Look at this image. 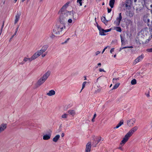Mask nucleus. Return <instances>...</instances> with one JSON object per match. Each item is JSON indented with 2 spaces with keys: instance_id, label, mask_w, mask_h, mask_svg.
Returning a JSON list of instances; mask_svg holds the SVG:
<instances>
[{
  "instance_id": "nucleus-29",
  "label": "nucleus",
  "mask_w": 152,
  "mask_h": 152,
  "mask_svg": "<svg viewBox=\"0 0 152 152\" xmlns=\"http://www.w3.org/2000/svg\"><path fill=\"white\" fill-rule=\"evenodd\" d=\"M137 83L136 80L135 79H133L131 81V83L132 85H134Z\"/></svg>"
},
{
  "instance_id": "nucleus-55",
  "label": "nucleus",
  "mask_w": 152,
  "mask_h": 152,
  "mask_svg": "<svg viewBox=\"0 0 152 152\" xmlns=\"http://www.w3.org/2000/svg\"><path fill=\"white\" fill-rule=\"evenodd\" d=\"M101 63H98V64H97V65H98V66H101Z\"/></svg>"
},
{
  "instance_id": "nucleus-15",
  "label": "nucleus",
  "mask_w": 152,
  "mask_h": 152,
  "mask_svg": "<svg viewBox=\"0 0 152 152\" xmlns=\"http://www.w3.org/2000/svg\"><path fill=\"white\" fill-rule=\"evenodd\" d=\"M143 21L144 22L147 23L148 26V24H150V19H149L148 17L147 16L145 15L143 17Z\"/></svg>"
},
{
  "instance_id": "nucleus-28",
  "label": "nucleus",
  "mask_w": 152,
  "mask_h": 152,
  "mask_svg": "<svg viewBox=\"0 0 152 152\" xmlns=\"http://www.w3.org/2000/svg\"><path fill=\"white\" fill-rule=\"evenodd\" d=\"M133 48V47L132 46H128V47H124L123 48H120L119 50V51H121L122 49H125L126 48Z\"/></svg>"
},
{
  "instance_id": "nucleus-54",
  "label": "nucleus",
  "mask_w": 152,
  "mask_h": 152,
  "mask_svg": "<svg viewBox=\"0 0 152 152\" xmlns=\"http://www.w3.org/2000/svg\"><path fill=\"white\" fill-rule=\"evenodd\" d=\"M15 35V34H13V35L12 36V37H11V38L10 39H12V38L14 37Z\"/></svg>"
},
{
  "instance_id": "nucleus-19",
  "label": "nucleus",
  "mask_w": 152,
  "mask_h": 152,
  "mask_svg": "<svg viewBox=\"0 0 152 152\" xmlns=\"http://www.w3.org/2000/svg\"><path fill=\"white\" fill-rule=\"evenodd\" d=\"M124 124V121L122 120L120 121V122L116 126L114 127L115 129H117L121 126Z\"/></svg>"
},
{
  "instance_id": "nucleus-12",
  "label": "nucleus",
  "mask_w": 152,
  "mask_h": 152,
  "mask_svg": "<svg viewBox=\"0 0 152 152\" xmlns=\"http://www.w3.org/2000/svg\"><path fill=\"white\" fill-rule=\"evenodd\" d=\"M48 47V45H43L41 49L38 50L41 54H42L47 49Z\"/></svg>"
},
{
  "instance_id": "nucleus-49",
  "label": "nucleus",
  "mask_w": 152,
  "mask_h": 152,
  "mask_svg": "<svg viewBox=\"0 0 152 152\" xmlns=\"http://www.w3.org/2000/svg\"><path fill=\"white\" fill-rule=\"evenodd\" d=\"M18 27H17L16 28L15 31V33L14 34H15V35H16V34H17V32L18 31Z\"/></svg>"
},
{
  "instance_id": "nucleus-44",
  "label": "nucleus",
  "mask_w": 152,
  "mask_h": 152,
  "mask_svg": "<svg viewBox=\"0 0 152 152\" xmlns=\"http://www.w3.org/2000/svg\"><path fill=\"white\" fill-rule=\"evenodd\" d=\"M121 43H122V45H123L124 44V43H125V42H124V40H123V38H122L121 36Z\"/></svg>"
},
{
  "instance_id": "nucleus-24",
  "label": "nucleus",
  "mask_w": 152,
  "mask_h": 152,
  "mask_svg": "<svg viewBox=\"0 0 152 152\" xmlns=\"http://www.w3.org/2000/svg\"><path fill=\"white\" fill-rule=\"evenodd\" d=\"M99 34L103 36L105 35V34H104V30L101 28L100 29V30H99Z\"/></svg>"
},
{
  "instance_id": "nucleus-2",
  "label": "nucleus",
  "mask_w": 152,
  "mask_h": 152,
  "mask_svg": "<svg viewBox=\"0 0 152 152\" xmlns=\"http://www.w3.org/2000/svg\"><path fill=\"white\" fill-rule=\"evenodd\" d=\"M69 15H70L69 13L66 11L62 12L59 18V21L61 25H65L66 22L67 20L69 17Z\"/></svg>"
},
{
  "instance_id": "nucleus-23",
  "label": "nucleus",
  "mask_w": 152,
  "mask_h": 152,
  "mask_svg": "<svg viewBox=\"0 0 152 152\" xmlns=\"http://www.w3.org/2000/svg\"><path fill=\"white\" fill-rule=\"evenodd\" d=\"M32 60L31 58H27V57H25L23 59V61L24 62H26L27 61H28L29 62H30L32 61Z\"/></svg>"
},
{
  "instance_id": "nucleus-13",
  "label": "nucleus",
  "mask_w": 152,
  "mask_h": 152,
  "mask_svg": "<svg viewBox=\"0 0 152 152\" xmlns=\"http://www.w3.org/2000/svg\"><path fill=\"white\" fill-rule=\"evenodd\" d=\"M21 15L20 12H17L15 16V20L14 24H16L19 20Z\"/></svg>"
},
{
  "instance_id": "nucleus-26",
  "label": "nucleus",
  "mask_w": 152,
  "mask_h": 152,
  "mask_svg": "<svg viewBox=\"0 0 152 152\" xmlns=\"http://www.w3.org/2000/svg\"><path fill=\"white\" fill-rule=\"evenodd\" d=\"M134 14V12L131 11H129V16L130 17H132Z\"/></svg>"
},
{
  "instance_id": "nucleus-36",
  "label": "nucleus",
  "mask_w": 152,
  "mask_h": 152,
  "mask_svg": "<svg viewBox=\"0 0 152 152\" xmlns=\"http://www.w3.org/2000/svg\"><path fill=\"white\" fill-rule=\"evenodd\" d=\"M82 0H77V3H78L80 4V6H82Z\"/></svg>"
},
{
  "instance_id": "nucleus-60",
  "label": "nucleus",
  "mask_w": 152,
  "mask_h": 152,
  "mask_svg": "<svg viewBox=\"0 0 152 152\" xmlns=\"http://www.w3.org/2000/svg\"><path fill=\"white\" fill-rule=\"evenodd\" d=\"M151 128H152V121H151Z\"/></svg>"
},
{
  "instance_id": "nucleus-4",
  "label": "nucleus",
  "mask_w": 152,
  "mask_h": 152,
  "mask_svg": "<svg viewBox=\"0 0 152 152\" xmlns=\"http://www.w3.org/2000/svg\"><path fill=\"white\" fill-rule=\"evenodd\" d=\"M132 134H126L125 136L122 140L121 141L120 144V145H121V146H119V147L118 148V149H119L121 151L123 150L122 146H123L128 141L130 137L132 136Z\"/></svg>"
},
{
  "instance_id": "nucleus-64",
  "label": "nucleus",
  "mask_w": 152,
  "mask_h": 152,
  "mask_svg": "<svg viewBox=\"0 0 152 152\" xmlns=\"http://www.w3.org/2000/svg\"><path fill=\"white\" fill-rule=\"evenodd\" d=\"M150 7L151 8V9H152V4H151V5H150Z\"/></svg>"
},
{
  "instance_id": "nucleus-5",
  "label": "nucleus",
  "mask_w": 152,
  "mask_h": 152,
  "mask_svg": "<svg viewBox=\"0 0 152 152\" xmlns=\"http://www.w3.org/2000/svg\"><path fill=\"white\" fill-rule=\"evenodd\" d=\"M118 15V17L116 18V20L114 22V24L116 26L119 25L122 19L121 13H119Z\"/></svg>"
},
{
  "instance_id": "nucleus-37",
  "label": "nucleus",
  "mask_w": 152,
  "mask_h": 152,
  "mask_svg": "<svg viewBox=\"0 0 152 152\" xmlns=\"http://www.w3.org/2000/svg\"><path fill=\"white\" fill-rule=\"evenodd\" d=\"M96 114L95 113L94 114V116H93V118H92V119L91 120V121H92V122H93L94 121V119L96 118Z\"/></svg>"
},
{
  "instance_id": "nucleus-46",
  "label": "nucleus",
  "mask_w": 152,
  "mask_h": 152,
  "mask_svg": "<svg viewBox=\"0 0 152 152\" xmlns=\"http://www.w3.org/2000/svg\"><path fill=\"white\" fill-rule=\"evenodd\" d=\"M107 12L108 13H110L112 10L111 9H110L108 8H107Z\"/></svg>"
},
{
  "instance_id": "nucleus-11",
  "label": "nucleus",
  "mask_w": 152,
  "mask_h": 152,
  "mask_svg": "<svg viewBox=\"0 0 152 152\" xmlns=\"http://www.w3.org/2000/svg\"><path fill=\"white\" fill-rule=\"evenodd\" d=\"M91 146V142H88L86 145L85 152H90Z\"/></svg>"
},
{
  "instance_id": "nucleus-48",
  "label": "nucleus",
  "mask_w": 152,
  "mask_h": 152,
  "mask_svg": "<svg viewBox=\"0 0 152 152\" xmlns=\"http://www.w3.org/2000/svg\"><path fill=\"white\" fill-rule=\"evenodd\" d=\"M55 37V36L53 34H52L50 36V38L52 39L54 38Z\"/></svg>"
},
{
  "instance_id": "nucleus-43",
  "label": "nucleus",
  "mask_w": 152,
  "mask_h": 152,
  "mask_svg": "<svg viewBox=\"0 0 152 152\" xmlns=\"http://www.w3.org/2000/svg\"><path fill=\"white\" fill-rule=\"evenodd\" d=\"M115 49V48H111L110 50V53H112L114 51V50Z\"/></svg>"
},
{
  "instance_id": "nucleus-50",
  "label": "nucleus",
  "mask_w": 152,
  "mask_h": 152,
  "mask_svg": "<svg viewBox=\"0 0 152 152\" xmlns=\"http://www.w3.org/2000/svg\"><path fill=\"white\" fill-rule=\"evenodd\" d=\"M110 30V29H107L106 30H104L105 32H107L109 31Z\"/></svg>"
},
{
  "instance_id": "nucleus-35",
  "label": "nucleus",
  "mask_w": 152,
  "mask_h": 152,
  "mask_svg": "<svg viewBox=\"0 0 152 152\" xmlns=\"http://www.w3.org/2000/svg\"><path fill=\"white\" fill-rule=\"evenodd\" d=\"M67 5V3H66L64 5L62 8H61V11H62V10H63V9H64L66 8V6Z\"/></svg>"
},
{
  "instance_id": "nucleus-31",
  "label": "nucleus",
  "mask_w": 152,
  "mask_h": 152,
  "mask_svg": "<svg viewBox=\"0 0 152 152\" xmlns=\"http://www.w3.org/2000/svg\"><path fill=\"white\" fill-rule=\"evenodd\" d=\"M86 83V81L83 82V84H82V89H81L80 92L82 90L85 88Z\"/></svg>"
},
{
  "instance_id": "nucleus-63",
  "label": "nucleus",
  "mask_w": 152,
  "mask_h": 152,
  "mask_svg": "<svg viewBox=\"0 0 152 152\" xmlns=\"http://www.w3.org/2000/svg\"><path fill=\"white\" fill-rule=\"evenodd\" d=\"M17 0H14V2L15 3L16 2Z\"/></svg>"
},
{
  "instance_id": "nucleus-8",
  "label": "nucleus",
  "mask_w": 152,
  "mask_h": 152,
  "mask_svg": "<svg viewBox=\"0 0 152 152\" xmlns=\"http://www.w3.org/2000/svg\"><path fill=\"white\" fill-rule=\"evenodd\" d=\"M94 142L92 144V145L94 147H96V145L101 140V137H96L95 138H94Z\"/></svg>"
},
{
  "instance_id": "nucleus-10",
  "label": "nucleus",
  "mask_w": 152,
  "mask_h": 152,
  "mask_svg": "<svg viewBox=\"0 0 152 152\" xmlns=\"http://www.w3.org/2000/svg\"><path fill=\"white\" fill-rule=\"evenodd\" d=\"M41 54L39 53V51L36 52L31 57L32 60H34L38 57Z\"/></svg>"
},
{
  "instance_id": "nucleus-57",
  "label": "nucleus",
  "mask_w": 152,
  "mask_h": 152,
  "mask_svg": "<svg viewBox=\"0 0 152 152\" xmlns=\"http://www.w3.org/2000/svg\"><path fill=\"white\" fill-rule=\"evenodd\" d=\"M64 134H61V137H64Z\"/></svg>"
},
{
  "instance_id": "nucleus-16",
  "label": "nucleus",
  "mask_w": 152,
  "mask_h": 152,
  "mask_svg": "<svg viewBox=\"0 0 152 152\" xmlns=\"http://www.w3.org/2000/svg\"><path fill=\"white\" fill-rule=\"evenodd\" d=\"M138 129V127L135 126L130 130L128 133H134L136 132Z\"/></svg>"
},
{
  "instance_id": "nucleus-41",
  "label": "nucleus",
  "mask_w": 152,
  "mask_h": 152,
  "mask_svg": "<svg viewBox=\"0 0 152 152\" xmlns=\"http://www.w3.org/2000/svg\"><path fill=\"white\" fill-rule=\"evenodd\" d=\"M69 39H70L69 38H68L64 42H62V44H64L65 43H66L69 40Z\"/></svg>"
},
{
  "instance_id": "nucleus-52",
  "label": "nucleus",
  "mask_w": 152,
  "mask_h": 152,
  "mask_svg": "<svg viewBox=\"0 0 152 152\" xmlns=\"http://www.w3.org/2000/svg\"><path fill=\"white\" fill-rule=\"evenodd\" d=\"M46 54H43L42 55V57H44L46 56Z\"/></svg>"
},
{
  "instance_id": "nucleus-47",
  "label": "nucleus",
  "mask_w": 152,
  "mask_h": 152,
  "mask_svg": "<svg viewBox=\"0 0 152 152\" xmlns=\"http://www.w3.org/2000/svg\"><path fill=\"white\" fill-rule=\"evenodd\" d=\"M100 53V52L99 51H97L95 53V55L96 56L99 54Z\"/></svg>"
},
{
  "instance_id": "nucleus-42",
  "label": "nucleus",
  "mask_w": 152,
  "mask_h": 152,
  "mask_svg": "<svg viewBox=\"0 0 152 152\" xmlns=\"http://www.w3.org/2000/svg\"><path fill=\"white\" fill-rule=\"evenodd\" d=\"M99 71L100 72H106V71L104 69H102V68L99 69Z\"/></svg>"
},
{
  "instance_id": "nucleus-14",
  "label": "nucleus",
  "mask_w": 152,
  "mask_h": 152,
  "mask_svg": "<svg viewBox=\"0 0 152 152\" xmlns=\"http://www.w3.org/2000/svg\"><path fill=\"white\" fill-rule=\"evenodd\" d=\"M7 126V125L6 124H1L0 126V132H2L6 129Z\"/></svg>"
},
{
  "instance_id": "nucleus-30",
  "label": "nucleus",
  "mask_w": 152,
  "mask_h": 152,
  "mask_svg": "<svg viewBox=\"0 0 152 152\" xmlns=\"http://www.w3.org/2000/svg\"><path fill=\"white\" fill-rule=\"evenodd\" d=\"M115 29L117 31L119 32H121L122 31L121 28L120 27H116Z\"/></svg>"
},
{
  "instance_id": "nucleus-56",
  "label": "nucleus",
  "mask_w": 152,
  "mask_h": 152,
  "mask_svg": "<svg viewBox=\"0 0 152 152\" xmlns=\"http://www.w3.org/2000/svg\"><path fill=\"white\" fill-rule=\"evenodd\" d=\"M52 132V131L51 130H49V132H48V133H51V132Z\"/></svg>"
},
{
  "instance_id": "nucleus-17",
  "label": "nucleus",
  "mask_w": 152,
  "mask_h": 152,
  "mask_svg": "<svg viewBox=\"0 0 152 152\" xmlns=\"http://www.w3.org/2000/svg\"><path fill=\"white\" fill-rule=\"evenodd\" d=\"M55 94V91L53 90H52L49 91V92L47 94V95L48 96H51L54 95Z\"/></svg>"
},
{
  "instance_id": "nucleus-20",
  "label": "nucleus",
  "mask_w": 152,
  "mask_h": 152,
  "mask_svg": "<svg viewBox=\"0 0 152 152\" xmlns=\"http://www.w3.org/2000/svg\"><path fill=\"white\" fill-rule=\"evenodd\" d=\"M60 136L59 135H56L53 139V140L55 142H57L58 139H59Z\"/></svg>"
},
{
  "instance_id": "nucleus-7",
  "label": "nucleus",
  "mask_w": 152,
  "mask_h": 152,
  "mask_svg": "<svg viewBox=\"0 0 152 152\" xmlns=\"http://www.w3.org/2000/svg\"><path fill=\"white\" fill-rule=\"evenodd\" d=\"M132 2V0H126L125 4H123V6L126 9H129L131 7Z\"/></svg>"
},
{
  "instance_id": "nucleus-58",
  "label": "nucleus",
  "mask_w": 152,
  "mask_h": 152,
  "mask_svg": "<svg viewBox=\"0 0 152 152\" xmlns=\"http://www.w3.org/2000/svg\"><path fill=\"white\" fill-rule=\"evenodd\" d=\"M108 47H109V46H107L106 47H105L104 48V49L105 50Z\"/></svg>"
},
{
  "instance_id": "nucleus-45",
  "label": "nucleus",
  "mask_w": 152,
  "mask_h": 152,
  "mask_svg": "<svg viewBox=\"0 0 152 152\" xmlns=\"http://www.w3.org/2000/svg\"><path fill=\"white\" fill-rule=\"evenodd\" d=\"M68 22L69 23H71L72 22V20L71 19H69L68 20Z\"/></svg>"
},
{
  "instance_id": "nucleus-39",
  "label": "nucleus",
  "mask_w": 152,
  "mask_h": 152,
  "mask_svg": "<svg viewBox=\"0 0 152 152\" xmlns=\"http://www.w3.org/2000/svg\"><path fill=\"white\" fill-rule=\"evenodd\" d=\"M146 51L152 53V48L147 49Z\"/></svg>"
},
{
  "instance_id": "nucleus-34",
  "label": "nucleus",
  "mask_w": 152,
  "mask_h": 152,
  "mask_svg": "<svg viewBox=\"0 0 152 152\" xmlns=\"http://www.w3.org/2000/svg\"><path fill=\"white\" fill-rule=\"evenodd\" d=\"M119 78H113V83H116L117 81L119 80Z\"/></svg>"
},
{
  "instance_id": "nucleus-59",
  "label": "nucleus",
  "mask_w": 152,
  "mask_h": 152,
  "mask_svg": "<svg viewBox=\"0 0 152 152\" xmlns=\"http://www.w3.org/2000/svg\"><path fill=\"white\" fill-rule=\"evenodd\" d=\"M105 50L104 49L103 50V51L102 52V53L103 54L104 52L105 51Z\"/></svg>"
},
{
  "instance_id": "nucleus-25",
  "label": "nucleus",
  "mask_w": 152,
  "mask_h": 152,
  "mask_svg": "<svg viewBox=\"0 0 152 152\" xmlns=\"http://www.w3.org/2000/svg\"><path fill=\"white\" fill-rule=\"evenodd\" d=\"M101 20L102 22H103L104 23H107L108 22L107 20H106L105 17L103 16V17H102L101 18Z\"/></svg>"
},
{
  "instance_id": "nucleus-33",
  "label": "nucleus",
  "mask_w": 152,
  "mask_h": 152,
  "mask_svg": "<svg viewBox=\"0 0 152 152\" xmlns=\"http://www.w3.org/2000/svg\"><path fill=\"white\" fill-rule=\"evenodd\" d=\"M68 114H64L63 115L61 116V118H66L67 117Z\"/></svg>"
},
{
  "instance_id": "nucleus-61",
  "label": "nucleus",
  "mask_w": 152,
  "mask_h": 152,
  "mask_svg": "<svg viewBox=\"0 0 152 152\" xmlns=\"http://www.w3.org/2000/svg\"><path fill=\"white\" fill-rule=\"evenodd\" d=\"M116 54H115V55H114V58H115V57H116Z\"/></svg>"
},
{
  "instance_id": "nucleus-18",
  "label": "nucleus",
  "mask_w": 152,
  "mask_h": 152,
  "mask_svg": "<svg viewBox=\"0 0 152 152\" xmlns=\"http://www.w3.org/2000/svg\"><path fill=\"white\" fill-rule=\"evenodd\" d=\"M115 3V0H110V1L109 5L111 8L113 7Z\"/></svg>"
},
{
  "instance_id": "nucleus-21",
  "label": "nucleus",
  "mask_w": 152,
  "mask_h": 152,
  "mask_svg": "<svg viewBox=\"0 0 152 152\" xmlns=\"http://www.w3.org/2000/svg\"><path fill=\"white\" fill-rule=\"evenodd\" d=\"M50 134H45L43 136V138L44 140H48L50 138Z\"/></svg>"
},
{
  "instance_id": "nucleus-51",
  "label": "nucleus",
  "mask_w": 152,
  "mask_h": 152,
  "mask_svg": "<svg viewBox=\"0 0 152 152\" xmlns=\"http://www.w3.org/2000/svg\"><path fill=\"white\" fill-rule=\"evenodd\" d=\"M25 62H24V61H22V62H20V63L19 64H21V65H23V64H24L25 63Z\"/></svg>"
},
{
  "instance_id": "nucleus-27",
  "label": "nucleus",
  "mask_w": 152,
  "mask_h": 152,
  "mask_svg": "<svg viewBox=\"0 0 152 152\" xmlns=\"http://www.w3.org/2000/svg\"><path fill=\"white\" fill-rule=\"evenodd\" d=\"M120 83H117L113 87V89H115L117 88L119 86Z\"/></svg>"
},
{
  "instance_id": "nucleus-40",
  "label": "nucleus",
  "mask_w": 152,
  "mask_h": 152,
  "mask_svg": "<svg viewBox=\"0 0 152 152\" xmlns=\"http://www.w3.org/2000/svg\"><path fill=\"white\" fill-rule=\"evenodd\" d=\"M96 26H97L98 29V30H100V29H101V27L99 26L98 23L97 22H96Z\"/></svg>"
},
{
  "instance_id": "nucleus-53",
  "label": "nucleus",
  "mask_w": 152,
  "mask_h": 152,
  "mask_svg": "<svg viewBox=\"0 0 152 152\" xmlns=\"http://www.w3.org/2000/svg\"><path fill=\"white\" fill-rule=\"evenodd\" d=\"M146 1H150L152 2V0H145Z\"/></svg>"
},
{
  "instance_id": "nucleus-3",
  "label": "nucleus",
  "mask_w": 152,
  "mask_h": 152,
  "mask_svg": "<svg viewBox=\"0 0 152 152\" xmlns=\"http://www.w3.org/2000/svg\"><path fill=\"white\" fill-rule=\"evenodd\" d=\"M50 72L49 71L45 73L43 76L38 80L36 84L37 87L39 86L44 83L50 75Z\"/></svg>"
},
{
  "instance_id": "nucleus-9",
  "label": "nucleus",
  "mask_w": 152,
  "mask_h": 152,
  "mask_svg": "<svg viewBox=\"0 0 152 152\" xmlns=\"http://www.w3.org/2000/svg\"><path fill=\"white\" fill-rule=\"evenodd\" d=\"M144 57L143 54H142L141 55L139 56L134 61V64H135L137 63L140 61Z\"/></svg>"
},
{
  "instance_id": "nucleus-1",
  "label": "nucleus",
  "mask_w": 152,
  "mask_h": 152,
  "mask_svg": "<svg viewBox=\"0 0 152 152\" xmlns=\"http://www.w3.org/2000/svg\"><path fill=\"white\" fill-rule=\"evenodd\" d=\"M66 28L65 25H58L53 29V33L57 35H62L66 31Z\"/></svg>"
},
{
  "instance_id": "nucleus-6",
  "label": "nucleus",
  "mask_w": 152,
  "mask_h": 152,
  "mask_svg": "<svg viewBox=\"0 0 152 152\" xmlns=\"http://www.w3.org/2000/svg\"><path fill=\"white\" fill-rule=\"evenodd\" d=\"M136 120L135 118H133L128 120L127 121V124L129 126H132L135 123Z\"/></svg>"
},
{
  "instance_id": "nucleus-32",
  "label": "nucleus",
  "mask_w": 152,
  "mask_h": 152,
  "mask_svg": "<svg viewBox=\"0 0 152 152\" xmlns=\"http://www.w3.org/2000/svg\"><path fill=\"white\" fill-rule=\"evenodd\" d=\"M152 34L151 35V36H150L149 37V38H148V39H147L146 41H145V43H148L149 41L151 40V39H152Z\"/></svg>"
},
{
  "instance_id": "nucleus-38",
  "label": "nucleus",
  "mask_w": 152,
  "mask_h": 152,
  "mask_svg": "<svg viewBox=\"0 0 152 152\" xmlns=\"http://www.w3.org/2000/svg\"><path fill=\"white\" fill-rule=\"evenodd\" d=\"M4 21L2 25V26H1V29L0 32V35L1 34V33L2 31V29H3V27H4Z\"/></svg>"
},
{
  "instance_id": "nucleus-62",
  "label": "nucleus",
  "mask_w": 152,
  "mask_h": 152,
  "mask_svg": "<svg viewBox=\"0 0 152 152\" xmlns=\"http://www.w3.org/2000/svg\"><path fill=\"white\" fill-rule=\"evenodd\" d=\"M84 78H85V79H84V80H86V76H85L84 77Z\"/></svg>"
},
{
  "instance_id": "nucleus-22",
  "label": "nucleus",
  "mask_w": 152,
  "mask_h": 152,
  "mask_svg": "<svg viewBox=\"0 0 152 152\" xmlns=\"http://www.w3.org/2000/svg\"><path fill=\"white\" fill-rule=\"evenodd\" d=\"M68 113H69L73 116L75 114V110H68Z\"/></svg>"
}]
</instances>
